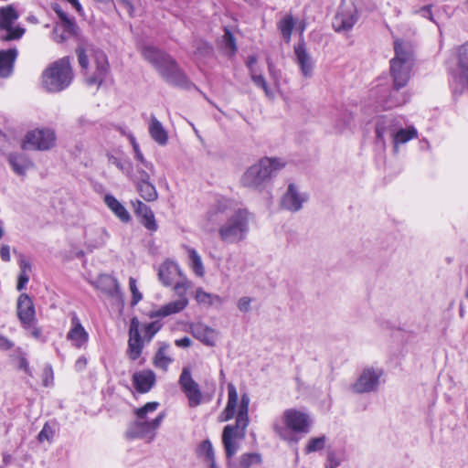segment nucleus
I'll use <instances>...</instances> for the list:
<instances>
[{
	"label": "nucleus",
	"mask_w": 468,
	"mask_h": 468,
	"mask_svg": "<svg viewBox=\"0 0 468 468\" xmlns=\"http://www.w3.org/2000/svg\"><path fill=\"white\" fill-rule=\"evenodd\" d=\"M188 305L187 298H181L172 302H169L158 309L152 310L149 312L148 316L150 318H165L172 314L182 312Z\"/></svg>",
	"instance_id": "24"
},
{
	"label": "nucleus",
	"mask_w": 468,
	"mask_h": 468,
	"mask_svg": "<svg viewBox=\"0 0 468 468\" xmlns=\"http://www.w3.org/2000/svg\"><path fill=\"white\" fill-rule=\"evenodd\" d=\"M186 249L189 258V268L197 277L202 278L205 275V267L200 255L193 248L186 247Z\"/></svg>",
	"instance_id": "37"
},
{
	"label": "nucleus",
	"mask_w": 468,
	"mask_h": 468,
	"mask_svg": "<svg viewBox=\"0 0 468 468\" xmlns=\"http://www.w3.org/2000/svg\"><path fill=\"white\" fill-rule=\"evenodd\" d=\"M261 455L258 452H246L240 455L238 463L229 462V468H251L261 463Z\"/></svg>",
	"instance_id": "34"
},
{
	"label": "nucleus",
	"mask_w": 468,
	"mask_h": 468,
	"mask_svg": "<svg viewBox=\"0 0 468 468\" xmlns=\"http://www.w3.org/2000/svg\"><path fill=\"white\" fill-rule=\"evenodd\" d=\"M143 56L154 66L168 83L185 89L190 87L191 83L186 76L169 55L154 47H145L143 49Z\"/></svg>",
	"instance_id": "5"
},
{
	"label": "nucleus",
	"mask_w": 468,
	"mask_h": 468,
	"mask_svg": "<svg viewBox=\"0 0 468 468\" xmlns=\"http://www.w3.org/2000/svg\"><path fill=\"white\" fill-rule=\"evenodd\" d=\"M76 54L87 85L99 88L110 73V64L106 54L85 38L80 39Z\"/></svg>",
	"instance_id": "3"
},
{
	"label": "nucleus",
	"mask_w": 468,
	"mask_h": 468,
	"mask_svg": "<svg viewBox=\"0 0 468 468\" xmlns=\"http://www.w3.org/2000/svg\"><path fill=\"white\" fill-rule=\"evenodd\" d=\"M210 51H211V48L206 42L198 41L197 43V49L195 51L196 54H199L201 56H206V55L209 54Z\"/></svg>",
	"instance_id": "57"
},
{
	"label": "nucleus",
	"mask_w": 468,
	"mask_h": 468,
	"mask_svg": "<svg viewBox=\"0 0 468 468\" xmlns=\"http://www.w3.org/2000/svg\"><path fill=\"white\" fill-rule=\"evenodd\" d=\"M191 335L207 346H216L218 332L203 323H193L189 326Z\"/></svg>",
	"instance_id": "23"
},
{
	"label": "nucleus",
	"mask_w": 468,
	"mask_h": 468,
	"mask_svg": "<svg viewBox=\"0 0 468 468\" xmlns=\"http://www.w3.org/2000/svg\"><path fill=\"white\" fill-rule=\"evenodd\" d=\"M251 303H252V298L244 296V297L239 298L237 305L240 312L248 313L251 309V306H250Z\"/></svg>",
	"instance_id": "54"
},
{
	"label": "nucleus",
	"mask_w": 468,
	"mask_h": 468,
	"mask_svg": "<svg viewBox=\"0 0 468 468\" xmlns=\"http://www.w3.org/2000/svg\"><path fill=\"white\" fill-rule=\"evenodd\" d=\"M155 374L150 369L137 371L132 378L133 385L139 393L150 391L155 384Z\"/></svg>",
	"instance_id": "27"
},
{
	"label": "nucleus",
	"mask_w": 468,
	"mask_h": 468,
	"mask_svg": "<svg viewBox=\"0 0 468 468\" xmlns=\"http://www.w3.org/2000/svg\"><path fill=\"white\" fill-rule=\"evenodd\" d=\"M312 425L310 416L296 409L285 410L281 418H276L271 424L273 432L283 441L292 440L290 431L308 433Z\"/></svg>",
	"instance_id": "8"
},
{
	"label": "nucleus",
	"mask_w": 468,
	"mask_h": 468,
	"mask_svg": "<svg viewBox=\"0 0 468 468\" xmlns=\"http://www.w3.org/2000/svg\"><path fill=\"white\" fill-rule=\"evenodd\" d=\"M308 199V196L304 192H301L294 184H290L286 192L281 199V206L282 208L297 212L302 209L303 205Z\"/></svg>",
	"instance_id": "19"
},
{
	"label": "nucleus",
	"mask_w": 468,
	"mask_h": 468,
	"mask_svg": "<svg viewBox=\"0 0 468 468\" xmlns=\"http://www.w3.org/2000/svg\"><path fill=\"white\" fill-rule=\"evenodd\" d=\"M250 76L254 85L257 86L258 88L262 89L265 95L268 98H274L273 90L268 86L265 78L261 72H259L258 70L252 71L251 73H250Z\"/></svg>",
	"instance_id": "43"
},
{
	"label": "nucleus",
	"mask_w": 468,
	"mask_h": 468,
	"mask_svg": "<svg viewBox=\"0 0 468 468\" xmlns=\"http://www.w3.org/2000/svg\"><path fill=\"white\" fill-rule=\"evenodd\" d=\"M454 94L468 91V41L457 50V69L451 82Z\"/></svg>",
	"instance_id": "13"
},
{
	"label": "nucleus",
	"mask_w": 468,
	"mask_h": 468,
	"mask_svg": "<svg viewBox=\"0 0 468 468\" xmlns=\"http://www.w3.org/2000/svg\"><path fill=\"white\" fill-rule=\"evenodd\" d=\"M382 370L374 367H366L362 370L356 382L352 385L355 393L374 392L379 386Z\"/></svg>",
	"instance_id": "16"
},
{
	"label": "nucleus",
	"mask_w": 468,
	"mask_h": 468,
	"mask_svg": "<svg viewBox=\"0 0 468 468\" xmlns=\"http://www.w3.org/2000/svg\"><path fill=\"white\" fill-rule=\"evenodd\" d=\"M0 258L3 261L8 262L10 261V247L8 245H2L0 248Z\"/></svg>",
	"instance_id": "59"
},
{
	"label": "nucleus",
	"mask_w": 468,
	"mask_h": 468,
	"mask_svg": "<svg viewBox=\"0 0 468 468\" xmlns=\"http://www.w3.org/2000/svg\"><path fill=\"white\" fill-rule=\"evenodd\" d=\"M29 281L28 273L20 272L18 276L16 289L22 291Z\"/></svg>",
	"instance_id": "58"
},
{
	"label": "nucleus",
	"mask_w": 468,
	"mask_h": 468,
	"mask_svg": "<svg viewBox=\"0 0 468 468\" xmlns=\"http://www.w3.org/2000/svg\"><path fill=\"white\" fill-rule=\"evenodd\" d=\"M133 179L138 183H144V181H150V175L142 169H138L137 173L133 176Z\"/></svg>",
	"instance_id": "56"
},
{
	"label": "nucleus",
	"mask_w": 468,
	"mask_h": 468,
	"mask_svg": "<svg viewBox=\"0 0 468 468\" xmlns=\"http://www.w3.org/2000/svg\"><path fill=\"white\" fill-rule=\"evenodd\" d=\"M239 394L236 387L232 383L228 384V402L225 410L221 413L220 420L227 421L234 418V425L224 427L222 433V443L226 452V456L231 459L239 450V444L236 440H243L246 435V430L250 423L249 406L250 399L248 393L241 394L239 404Z\"/></svg>",
	"instance_id": "2"
},
{
	"label": "nucleus",
	"mask_w": 468,
	"mask_h": 468,
	"mask_svg": "<svg viewBox=\"0 0 468 468\" xmlns=\"http://www.w3.org/2000/svg\"><path fill=\"white\" fill-rule=\"evenodd\" d=\"M129 288L132 293L131 304L134 306L142 300L143 294L139 292L137 288V282L133 277H130L129 279Z\"/></svg>",
	"instance_id": "48"
},
{
	"label": "nucleus",
	"mask_w": 468,
	"mask_h": 468,
	"mask_svg": "<svg viewBox=\"0 0 468 468\" xmlns=\"http://www.w3.org/2000/svg\"><path fill=\"white\" fill-rule=\"evenodd\" d=\"M169 345L162 343L154 357V365L163 370H167L173 359L168 356Z\"/></svg>",
	"instance_id": "36"
},
{
	"label": "nucleus",
	"mask_w": 468,
	"mask_h": 468,
	"mask_svg": "<svg viewBox=\"0 0 468 468\" xmlns=\"http://www.w3.org/2000/svg\"><path fill=\"white\" fill-rule=\"evenodd\" d=\"M148 131L151 138L159 145H165L168 142V133L163 124L152 115L150 118Z\"/></svg>",
	"instance_id": "31"
},
{
	"label": "nucleus",
	"mask_w": 468,
	"mask_h": 468,
	"mask_svg": "<svg viewBox=\"0 0 468 468\" xmlns=\"http://www.w3.org/2000/svg\"><path fill=\"white\" fill-rule=\"evenodd\" d=\"M87 364H88V359H87V357H86V356H80V357L76 360V362H75V366H74V367H75V369H76L77 371H82V370H84V369L86 368Z\"/></svg>",
	"instance_id": "62"
},
{
	"label": "nucleus",
	"mask_w": 468,
	"mask_h": 468,
	"mask_svg": "<svg viewBox=\"0 0 468 468\" xmlns=\"http://www.w3.org/2000/svg\"><path fill=\"white\" fill-rule=\"evenodd\" d=\"M56 133L49 128L35 129L27 132L23 143L24 150L47 151L56 144Z\"/></svg>",
	"instance_id": "12"
},
{
	"label": "nucleus",
	"mask_w": 468,
	"mask_h": 468,
	"mask_svg": "<svg viewBox=\"0 0 468 468\" xmlns=\"http://www.w3.org/2000/svg\"><path fill=\"white\" fill-rule=\"evenodd\" d=\"M395 56L390 59V76L396 89H401L409 82L414 65L412 46L406 41L397 39L394 42Z\"/></svg>",
	"instance_id": "7"
},
{
	"label": "nucleus",
	"mask_w": 468,
	"mask_h": 468,
	"mask_svg": "<svg viewBox=\"0 0 468 468\" xmlns=\"http://www.w3.org/2000/svg\"><path fill=\"white\" fill-rule=\"evenodd\" d=\"M17 57V50L16 48H10L7 50L0 51V77H9L14 69V64Z\"/></svg>",
	"instance_id": "30"
},
{
	"label": "nucleus",
	"mask_w": 468,
	"mask_h": 468,
	"mask_svg": "<svg viewBox=\"0 0 468 468\" xmlns=\"http://www.w3.org/2000/svg\"><path fill=\"white\" fill-rule=\"evenodd\" d=\"M159 406L158 402H147L141 408L135 410L136 420L129 426L126 435L130 439H147L152 441L156 431L161 426L165 413H159L154 419L149 420L148 414L154 412Z\"/></svg>",
	"instance_id": "6"
},
{
	"label": "nucleus",
	"mask_w": 468,
	"mask_h": 468,
	"mask_svg": "<svg viewBox=\"0 0 468 468\" xmlns=\"http://www.w3.org/2000/svg\"><path fill=\"white\" fill-rule=\"evenodd\" d=\"M14 346V343L7 337L0 335V349L9 350Z\"/></svg>",
	"instance_id": "61"
},
{
	"label": "nucleus",
	"mask_w": 468,
	"mask_h": 468,
	"mask_svg": "<svg viewBox=\"0 0 468 468\" xmlns=\"http://www.w3.org/2000/svg\"><path fill=\"white\" fill-rule=\"evenodd\" d=\"M17 18L18 14L12 5L0 7V28L6 30L5 35H0L1 39L5 41L19 39L24 35L25 29L23 27H12Z\"/></svg>",
	"instance_id": "15"
},
{
	"label": "nucleus",
	"mask_w": 468,
	"mask_h": 468,
	"mask_svg": "<svg viewBox=\"0 0 468 468\" xmlns=\"http://www.w3.org/2000/svg\"><path fill=\"white\" fill-rule=\"evenodd\" d=\"M132 144L136 160L139 161L145 168L149 169L152 173H154V165L145 160L144 154L140 150L139 144L136 143L134 138H132Z\"/></svg>",
	"instance_id": "47"
},
{
	"label": "nucleus",
	"mask_w": 468,
	"mask_h": 468,
	"mask_svg": "<svg viewBox=\"0 0 468 468\" xmlns=\"http://www.w3.org/2000/svg\"><path fill=\"white\" fill-rule=\"evenodd\" d=\"M73 80L69 57L53 62L42 73V86L48 92H59L67 89Z\"/></svg>",
	"instance_id": "9"
},
{
	"label": "nucleus",
	"mask_w": 468,
	"mask_h": 468,
	"mask_svg": "<svg viewBox=\"0 0 468 468\" xmlns=\"http://www.w3.org/2000/svg\"><path fill=\"white\" fill-rule=\"evenodd\" d=\"M256 63H257V58L255 56H250L248 58L246 65L249 69L250 73L257 70L255 68Z\"/></svg>",
	"instance_id": "64"
},
{
	"label": "nucleus",
	"mask_w": 468,
	"mask_h": 468,
	"mask_svg": "<svg viewBox=\"0 0 468 468\" xmlns=\"http://www.w3.org/2000/svg\"><path fill=\"white\" fill-rule=\"evenodd\" d=\"M104 203L109 209L122 221L127 223L131 219L130 213L125 207L112 195L107 194L104 197Z\"/></svg>",
	"instance_id": "32"
},
{
	"label": "nucleus",
	"mask_w": 468,
	"mask_h": 468,
	"mask_svg": "<svg viewBox=\"0 0 468 468\" xmlns=\"http://www.w3.org/2000/svg\"><path fill=\"white\" fill-rule=\"evenodd\" d=\"M196 300L198 303L207 306L221 305L223 303V300L219 295L207 292L202 288L197 289Z\"/></svg>",
	"instance_id": "39"
},
{
	"label": "nucleus",
	"mask_w": 468,
	"mask_h": 468,
	"mask_svg": "<svg viewBox=\"0 0 468 468\" xmlns=\"http://www.w3.org/2000/svg\"><path fill=\"white\" fill-rule=\"evenodd\" d=\"M109 239L106 229L98 225H89L84 230V243L90 250L105 245Z\"/></svg>",
	"instance_id": "20"
},
{
	"label": "nucleus",
	"mask_w": 468,
	"mask_h": 468,
	"mask_svg": "<svg viewBox=\"0 0 468 468\" xmlns=\"http://www.w3.org/2000/svg\"><path fill=\"white\" fill-rule=\"evenodd\" d=\"M431 5H425L421 7H414L412 13L415 15H420L424 18H428L429 20L436 24V21L431 13Z\"/></svg>",
	"instance_id": "51"
},
{
	"label": "nucleus",
	"mask_w": 468,
	"mask_h": 468,
	"mask_svg": "<svg viewBox=\"0 0 468 468\" xmlns=\"http://www.w3.org/2000/svg\"><path fill=\"white\" fill-rule=\"evenodd\" d=\"M17 317L25 329H29L36 322V311L32 299L27 293H21L16 303Z\"/></svg>",
	"instance_id": "18"
},
{
	"label": "nucleus",
	"mask_w": 468,
	"mask_h": 468,
	"mask_svg": "<svg viewBox=\"0 0 468 468\" xmlns=\"http://www.w3.org/2000/svg\"><path fill=\"white\" fill-rule=\"evenodd\" d=\"M356 127L355 117L348 111L342 112L335 122V130L338 133L352 132Z\"/></svg>",
	"instance_id": "33"
},
{
	"label": "nucleus",
	"mask_w": 468,
	"mask_h": 468,
	"mask_svg": "<svg viewBox=\"0 0 468 468\" xmlns=\"http://www.w3.org/2000/svg\"><path fill=\"white\" fill-rule=\"evenodd\" d=\"M78 27L69 28L66 26L56 25L53 28L52 38L57 43H64L70 36L77 34Z\"/></svg>",
	"instance_id": "40"
},
{
	"label": "nucleus",
	"mask_w": 468,
	"mask_h": 468,
	"mask_svg": "<svg viewBox=\"0 0 468 468\" xmlns=\"http://www.w3.org/2000/svg\"><path fill=\"white\" fill-rule=\"evenodd\" d=\"M179 385L188 400L190 408H196L202 403V392L199 385L192 378L191 370L188 367H184L179 377Z\"/></svg>",
	"instance_id": "14"
},
{
	"label": "nucleus",
	"mask_w": 468,
	"mask_h": 468,
	"mask_svg": "<svg viewBox=\"0 0 468 468\" xmlns=\"http://www.w3.org/2000/svg\"><path fill=\"white\" fill-rule=\"evenodd\" d=\"M250 213L247 208L236 207L233 200L218 197L207 209L203 229L208 233L218 231L220 240L227 244L243 241L250 231Z\"/></svg>",
	"instance_id": "1"
},
{
	"label": "nucleus",
	"mask_w": 468,
	"mask_h": 468,
	"mask_svg": "<svg viewBox=\"0 0 468 468\" xmlns=\"http://www.w3.org/2000/svg\"><path fill=\"white\" fill-rule=\"evenodd\" d=\"M7 159L13 171L19 176H24L33 166L32 161L24 153H11Z\"/></svg>",
	"instance_id": "29"
},
{
	"label": "nucleus",
	"mask_w": 468,
	"mask_h": 468,
	"mask_svg": "<svg viewBox=\"0 0 468 468\" xmlns=\"http://www.w3.org/2000/svg\"><path fill=\"white\" fill-rule=\"evenodd\" d=\"M18 264H19V268H20V272L28 273L31 271L30 262L22 256L18 261Z\"/></svg>",
	"instance_id": "60"
},
{
	"label": "nucleus",
	"mask_w": 468,
	"mask_h": 468,
	"mask_svg": "<svg viewBox=\"0 0 468 468\" xmlns=\"http://www.w3.org/2000/svg\"><path fill=\"white\" fill-rule=\"evenodd\" d=\"M389 132L394 143L395 151H398V146L406 144L413 138L417 137V130L414 127L406 129H399L395 131L393 128V119L389 117L381 118L376 127V136L378 142L385 144V134Z\"/></svg>",
	"instance_id": "10"
},
{
	"label": "nucleus",
	"mask_w": 468,
	"mask_h": 468,
	"mask_svg": "<svg viewBox=\"0 0 468 468\" xmlns=\"http://www.w3.org/2000/svg\"><path fill=\"white\" fill-rule=\"evenodd\" d=\"M174 291L178 295V299L186 298V294L188 289L191 287L192 282L189 281L185 274L180 276V280L178 282H175Z\"/></svg>",
	"instance_id": "45"
},
{
	"label": "nucleus",
	"mask_w": 468,
	"mask_h": 468,
	"mask_svg": "<svg viewBox=\"0 0 468 468\" xmlns=\"http://www.w3.org/2000/svg\"><path fill=\"white\" fill-rule=\"evenodd\" d=\"M133 205L134 207L135 214L141 218H145L147 215L149 216L150 212L152 211L150 207H148L140 200H136L135 202L133 203Z\"/></svg>",
	"instance_id": "52"
},
{
	"label": "nucleus",
	"mask_w": 468,
	"mask_h": 468,
	"mask_svg": "<svg viewBox=\"0 0 468 468\" xmlns=\"http://www.w3.org/2000/svg\"><path fill=\"white\" fill-rule=\"evenodd\" d=\"M197 455L209 468H218L215 461V452L209 440L203 441L197 448Z\"/></svg>",
	"instance_id": "35"
},
{
	"label": "nucleus",
	"mask_w": 468,
	"mask_h": 468,
	"mask_svg": "<svg viewBox=\"0 0 468 468\" xmlns=\"http://www.w3.org/2000/svg\"><path fill=\"white\" fill-rule=\"evenodd\" d=\"M358 10L353 0H343L333 18V28L338 33H347L356 24Z\"/></svg>",
	"instance_id": "11"
},
{
	"label": "nucleus",
	"mask_w": 468,
	"mask_h": 468,
	"mask_svg": "<svg viewBox=\"0 0 468 468\" xmlns=\"http://www.w3.org/2000/svg\"><path fill=\"white\" fill-rule=\"evenodd\" d=\"M147 344L142 337L140 322L133 317L130 323L127 355L131 360H137L143 352L144 345Z\"/></svg>",
	"instance_id": "17"
},
{
	"label": "nucleus",
	"mask_w": 468,
	"mask_h": 468,
	"mask_svg": "<svg viewBox=\"0 0 468 468\" xmlns=\"http://www.w3.org/2000/svg\"><path fill=\"white\" fill-rule=\"evenodd\" d=\"M89 282L111 298L120 299L122 296L117 280L109 274H101L95 280H89Z\"/></svg>",
	"instance_id": "21"
},
{
	"label": "nucleus",
	"mask_w": 468,
	"mask_h": 468,
	"mask_svg": "<svg viewBox=\"0 0 468 468\" xmlns=\"http://www.w3.org/2000/svg\"><path fill=\"white\" fill-rule=\"evenodd\" d=\"M175 344L178 347L187 348V347H189L192 345V341H191V339L189 337L185 336L183 338L176 339L175 341Z\"/></svg>",
	"instance_id": "63"
},
{
	"label": "nucleus",
	"mask_w": 468,
	"mask_h": 468,
	"mask_svg": "<svg viewBox=\"0 0 468 468\" xmlns=\"http://www.w3.org/2000/svg\"><path fill=\"white\" fill-rule=\"evenodd\" d=\"M55 436V428L53 425H51L48 422H46L38 433L37 439L40 442H43L45 441H52L53 438Z\"/></svg>",
	"instance_id": "46"
},
{
	"label": "nucleus",
	"mask_w": 468,
	"mask_h": 468,
	"mask_svg": "<svg viewBox=\"0 0 468 468\" xmlns=\"http://www.w3.org/2000/svg\"><path fill=\"white\" fill-rule=\"evenodd\" d=\"M295 20L291 14L285 15L277 24L278 29L280 30L283 40L289 43L292 38V33L295 27Z\"/></svg>",
	"instance_id": "38"
},
{
	"label": "nucleus",
	"mask_w": 468,
	"mask_h": 468,
	"mask_svg": "<svg viewBox=\"0 0 468 468\" xmlns=\"http://www.w3.org/2000/svg\"><path fill=\"white\" fill-rule=\"evenodd\" d=\"M326 443V437L324 435H321L318 437H313L311 438L304 449V452L306 454L315 452L318 451H321L324 448Z\"/></svg>",
	"instance_id": "44"
},
{
	"label": "nucleus",
	"mask_w": 468,
	"mask_h": 468,
	"mask_svg": "<svg viewBox=\"0 0 468 468\" xmlns=\"http://www.w3.org/2000/svg\"><path fill=\"white\" fill-rule=\"evenodd\" d=\"M399 90L396 89L393 85V89L388 91V95L378 101L383 110H390L401 106L409 101V95L405 92H400Z\"/></svg>",
	"instance_id": "28"
},
{
	"label": "nucleus",
	"mask_w": 468,
	"mask_h": 468,
	"mask_svg": "<svg viewBox=\"0 0 468 468\" xmlns=\"http://www.w3.org/2000/svg\"><path fill=\"white\" fill-rule=\"evenodd\" d=\"M119 6L130 16H134V5L131 0H121L119 2Z\"/></svg>",
	"instance_id": "55"
},
{
	"label": "nucleus",
	"mask_w": 468,
	"mask_h": 468,
	"mask_svg": "<svg viewBox=\"0 0 468 468\" xmlns=\"http://www.w3.org/2000/svg\"><path fill=\"white\" fill-rule=\"evenodd\" d=\"M286 162L279 157H263L249 166L240 176L239 183L243 187L261 190L264 184L284 168Z\"/></svg>",
	"instance_id": "4"
},
{
	"label": "nucleus",
	"mask_w": 468,
	"mask_h": 468,
	"mask_svg": "<svg viewBox=\"0 0 468 468\" xmlns=\"http://www.w3.org/2000/svg\"><path fill=\"white\" fill-rule=\"evenodd\" d=\"M294 54L296 57V62L300 67L302 74L304 77H310L314 69V61L306 50V46L303 39L299 41V43L294 46Z\"/></svg>",
	"instance_id": "26"
},
{
	"label": "nucleus",
	"mask_w": 468,
	"mask_h": 468,
	"mask_svg": "<svg viewBox=\"0 0 468 468\" xmlns=\"http://www.w3.org/2000/svg\"><path fill=\"white\" fill-rule=\"evenodd\" d=\"M182 274L184 273L178 263L170 259L165 260L158 268V279L165 287L172 286Z\"/></svg>",
	"instance_id": "22"
},
{
	"label": "nucleus",
	"mask_w": 468,
	"mask_h": 468,
	"mask_svg": "<svg viewBox=\"0 0 468 468\" xmlns=\"http://www.w3.org/2000/svg\"><path fill=\"white\" fill-rule=\"evenodd\" d=\"M54 11L58 15L60 19V22L57 25L66 26L69 28H72V27H77L76 23L73 19H70L66 12H64L58 6L54 7Z\"/></svg>",
	"instance_id": "49"
},
{
	"label": "nucleus",
	"mask_w": 468,
	"mask_h": 468,
	"mask_svg": "<svg viewBox=\"0 0 468 468\" xmlns=\"http://www.w3.org/2000/svg\"><path fill=\"white\" fill-rule=\"evenodd\" d=\"M142 223L143 225L151 231H155L157 229V224L155 222L154 215L153 211L150 212V215L146 216L145 218H142Z\"/></svg>",
	"instance_id": "53"
},
{
	"label": "nucleus",
	"mask_w": 468,
	"mask_h": 468,
	"mask_svg": "<svg viewBox=\"0 0 468 468\" xmlns=\"http://www.w3.org/2000/svg\"><path fill=\"white\" fill-rule=\"evenodd\" d=\"M223 42L225 48L229 49L230 54L233 55L237 50V46L235 42V37L229 29H225Z\"/></svg>",
	"instance_id": "50"
},
{
	"label": "nucleus",
	"mask_w": 468,
	"mask_h": 468,
	"mask_svg": "<svg viewBox=\"0 0 468 468\" xmlns=\"http://www.w3.org/2000/svg\"><path fill=\"white\" fill-rule=\"evenodd\" d=\"M137 190L143 199L147 202L154 201L158 197L155 186L150 181L137 184Z\"/></svg>",
	"instance_id": "41"
},
{
	"label": "nucleus",
	"mask_w": 468,
	"mask_h": 468,
	"mask_svg": "<svg viewBox=\"0 0 468 468\" xmlns=\"http://www.w3.org/2000/svg\"><path fill=\"white\" fill-rule=\"evenodd\" d=\"M162 328V324L158 321L151 322L148 324H140V331L141 335L143 334L142 337L145 340V342L148 344L152 341L154 336L159 332Z\"/></svg>",
	"instance_id": "42"
},
{
	"label": "nucleus",
	"mask_w": 468,
	"mask_h": 468,
	"mask_svg": "<svg viewBox=\"0 0 468 468\" xmlns=\"http://www.w3.org/2000/svg\"><path fill=\"white\" fill-rule=\"evenodd\" d=\"M67 338L77 348L83 347L89 340V334L76 314L71 318V327L67 335Z\"/></svg>",
	"instance_id": "25"
}]
</instances>
